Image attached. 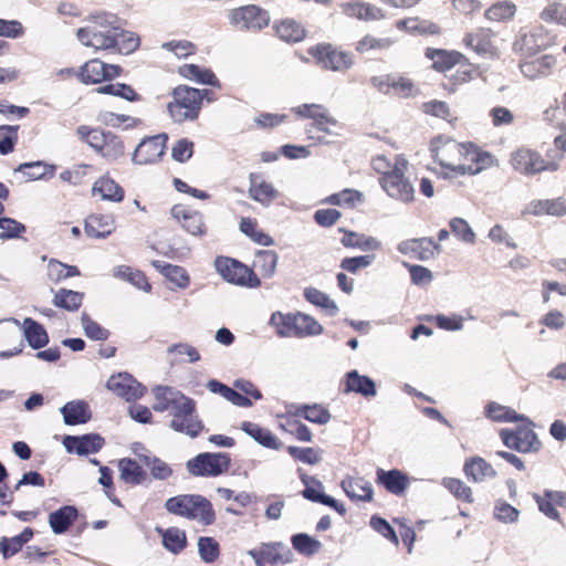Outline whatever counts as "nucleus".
<instances>
[{
    "mask_svg": "<svg viewBox=\"0 0 566 566\" xmlns=\"http://www.w3.org/2000/svg\"><path fill=\"white\" fill-rule=\"evenodd\" d=\"M516 10L517 8L512 1H497L485 10L484 17L489 21L504 22L512 20Z\"/></svg>",
    "mask_w": 566,
    "mask_h": 566,
    "instance_id": "56",
    "label": "nucleus"
},
{
    "mask_svg": "<svg viewBox=\"0 0 566 566\" xmlns=\"http://www.w3.org/2000/svg\"><path fill=\"white\" fill-rule=\"evenodd\" d=\"M256 566L284 564L287 559L280 553V545L263 544L249 551Z\"/></svg>",
    "mask_w": 566,
    "mask_h": 566,
    "instance_id": "43",
    "label": "nucleus"
},
{
    "mask_svg": "<svg viewBox=\"0 0 566 566\" xmlns=\"http://www.w3.org/2000/svg\"><path fill=\"white\" fill-rule=\"evenodd\" d=\"M92 196H98L104 201L118 203L125 198V189L106 174L93 184Z\"/></svg>",
    "mask_w": 566,
    "mask_h": 566,
    "instance_id": "29",
    "label": "nucleus"
},
{
    "mask_svg": "<svg viewBox=\"0 0 566 566\" xmlns=\"http://www.w3.org/2000/svg\"><path fill=\"white\" fill-rule=\"evenodd\" d=\"M64 422L69 426L86 423L92 418V412L85 401H70L61 408Z\"/></svg>",
    "mask_w": 566,
    "mask_h": 566,
    "instance_id": "44",
    "label": "nucleus"
},
{
    "mask_svg": "<svg viewBox=\"0 0 566 566\" xmlns=\"http://www.w3.org/2000/svg\"><path fill=\"white\" fill-rule=\"evenodd\" d=\"M76 135L107 163L118 161L126 155L124 138L112 130L81 125Z\"/></svg>",
    "mask_w": 566,
    "mask_h": 566,
    "instance_id": "4",
    "label": "nucleus"
},
{
    "mask_svg": "<svg viewBox=\"0 0 566 566\" xmlns=\"http://www.w3.org/2000/svg\"><path fill=\"white\" fill-rule=\"evenodd\" d=\"M295 416L316 424H325L332 418L329 410L319 403L297 406Z\"/></svg>",
    "mask_w": 566,
    "mask_h": 566,
    "instance_id": "54",
    "label": "nucleus"
},
{
    "mask_svg": "<svg viewBox=\"0 0 566 566\" xmlns=\"http://www.w3.org/2000/svg\"><path fill=\"white\" fill-rule=\"evenodd\" d=\"M83 300L84 293L63 287L54 293L52 303L59 308L75 312L82 306Z\"/></svg>",
    "mask_w": 566,
    "mask_h": 566,
    "instance_id": "53",
    "label": "nucleus"
},
{
    "mask_svg": "<svg viewBox=\"0 0 566 566\" xmlns=\"http://www.w3.org/2000/svg\"><path fill=\"white\" fill-rule=\"evenodd\" d=\"M429 153L442 170L444 178L475 176L497 166L496 157L473 142H458L453 137L438 134L429 142Z\"/></svg>",
    "mask_w": 566,
    "mask_h": 566,
    "instance_id": "1",
    "label": "nucleus"
},
{
    "mask_svg": "<svg viewBox=\"0 0 566 566\" xmlns=\"http://www.w3.org/2000/svg\"><path fill=\"white\" fill-rule=\"evenodd\" d=\"M301 480L305 484V489L302 491V495L306 500L329 506L340 515L346 514L344 504L323 493L324 486L321 481L306 474H302Z\"/></svg>",
    "mask_w": 566,
    "mask_h": 566,
    "instance_id": "23",
    "label": "nucleus"
},
{
    "mask_svg": "<svg viewBox=\"0 0 566 566\" xmlns=\"http://www.w3.org/2000/svg\"><path fill=\"white\" fill-rule=\"evenodd\" d=\"M180 391L172 390L169 387H158L155 390V402L153 405V409L155 411L164 412L167 410H174L181 400L179 398H185Z\"/></svg>",
    "mask_w": 566,
    "mask_h": 566,
    "instance_id": "51",
    "label": "nucleus"
},
{
    "mask_svg": "<svg viewBox=\"0 0 566 566\" xmlns=\"http://www.w3.org/2000/svg\"><path fill=\"white\" fill-rule=\"evenodd\" d=\"M80 270L75 265H69L57 260H51L48 264V275L52 282L59 283L69 277L78 276Z\"/></svg>",
    "mask_w": 566,
    "mask_h": 566,
    "instance_id": "60",
    "label": "nucleus"
},
{
    "mask_svg": "<svg viewBox=\"0 0 566 566\" xmlns=\"http://www.w3.org/2000/svg\"><path fill=\"white\" fill-rule=\"evenodd\" d=\"M398 250L411 258L426 261L432 259L436 254L440 253L441 247L431 238L410 239L401 242Z\"/></svg>",
    "mask_w": 566,
    "mask_h": 566,
    "instance_id": "26",
    "label": "nucleus"
},
{
    "mask_svg": "<svg viewBox=\"0 0 566 566\" xmlns=\"http://www.w3.org/2000/svg\"><path fill=\"white\" fill-rule=\"evenodd\" d=\"M304 296L306 301L312 303L315 306L325 308L329 312V314L334 315L338 312V307L333 300L329 298L327 294L315 289L308 287L304 291Z\"/></svg>",
    "mask_w": 566,
    "mask_h": 566,
    "instance_id": "64",
    "label": "nucleus"
},
{
    "mask_svg": "<svg viewBox=\"0 0 566 566\" xmlns=\"http://www.w3.org/2000/svg\"><path fill=\"white\" fill-rule=\"evenodd\" d=\"M116 276L129 282L142 291L149 292L151 290V285L148 282L146 274L140 270L127 265H122L117 268Z\"/></svg>",
    "mask_w": 566,
    "mask_h": 566,
    "instance_id": "57",
    "label": "nucleus"
},
{
    "mask_svg": "<svg viewBox=\"0 0 566 566\" xmlns=\"http://www.w3.org/2000/svg\"><path fill=\"white\" fill-rule=\"evenodd\" d=\"M279 255L273 250H259L255 252L252 268L263 279H271L276 272Z\"/></svg>",
    "mask_w": 566,
    "mask_h": 566,
    "instance_id": "39",
    "label": "nucleus"
},
{
    "mask_svg": "<svg viewBox=\"0 0 566 566\" xmlns=\"http://www.w3.org/2000/svg\"><path fill=\"white\" fill-rule=\"evenodd\" d=\"M107 388L127 401L139 399L146 391L145 387L127 373L111 376Z\"/></svg>",
    "mask_w": 566,
    "mask_h": 566,
    "instance_id": "21",
    "label": "nucleus"
},
{
    "mask_svg": "<svg viewBox=\"0 0 566 566\" xmlns=\"http://www.w3.org/2000/svg\"><path fill=\"white\" fill-rule=\"evenodd\" d=\"M270 324L280 337L304 338L321 335L323 326L311 315L302 312L272 313Z\"/></svg>",
    "mask_w": 566,
    "mask_h": 566,
    "instance_id": "7",
    "label": "nucleus"
},
{
    "mask_svg": "<svg viewBox=\"0 0 566 566\" xmlns=\"http://www.w3.org/2000/svg\"><path fill=\"white\" fill-rule=\"evenodd\" d=\"M178 74L186 80L197 82L203 85H211L213 87H221V83L216 74L207 67H201L197 64H184L178 67Z\"/></svg>",
    "mask_w": 566,
    "mask_h": 566,
    "instance_id": "35",
    "label": "nucleus"
},
{
    "mask_svg": "<svg viewBox=\"0 0 566 566\" xmlns=\"http://www.w3.org/2000/svg\"><path fill=\"white\" fill-rule=\"evenodd\" d=\"M397 29L406 30L412 33L420 34H439L440 27L432 22H427L420 20L418 18H408L403 20H398L396 22Z\"/></svg>",
    "mask_w": 566,
    "mask_h": 566,
    "instance_id": "58",
    "label": "nucleus"
},
{
    "mask_svg": "<svg viewBox=\"0 0 566 566\" xmlns=\"http://www.w3.org/2000/svg\"><path fill=\"white\" fill-rule=\"evenodd\" d=\"M344 391L360 394L364 397H373L376 395V386L367 376H361L356 370H352L346 374Z\"/></svg>",
    "mask_w": 566,
    "mask_h": 566,
    "instance_id": "47",
    "label": "nucleus"
},
{
    "mask_svg": "<svg viewBox=\"0 0 566 566\" xmlns=\"http://www.w3.org/2000/svg\"><path fill=\"white\" fill-rule=\"evenodd\" d=\"M228 18L230 24L237 30L253 33L261 32L271 23L269 11L256 4H247L232 9Z\"/></svg>",
    "mask_w": 566,
    "mask_h": 566,
    "instance_id": "13",
    "label": "nucleus"
},
{
    "mask_svg": "<svg viewBox=\"0 0 566 566\" xmlns=\"http://www.w3.org/2000/svg\"><path fill=\"white\" fill-rule=\"evenodd\" d=\"M342 489L353 501H370L373 499V488L368 481L361 476H348L342 481Z\"/></svg>",
    "mask_w": 566,
    "mask_h": 566,
    "instance_id": "37",
    "label": "nucleus"
},
{
    "mask_svg": "<svg viewBox=\"0 0 566 566\" xmlns=\"http://www.w3.org/2000/svg\"><path fill=\"white\" fill-rule=\"evenodd\" d=\"M231 468V458L224 452H203L189 459L186 469L192 476L216 478Z\"/></svg>",
    "mask_w": 566,
    "mask_h": 566,
    "instance_id": "11",
    "label": "nucleus"
},
{
    "mask_svg": "<svg viewBox=\"0 0 566 566\" xmlns=\"http://www.w3.org/2000/svg\"><path fill=\"white\" fill-rule=\"evenodd\" d=\"M161 536L163 546L170 553L180 554L188 544L187 534L178 527L156 528Z\"/></svg>",
    "mask_w": 566,
    "mask_h": 566,
    "instance_id": "41",
    "label": "nucleus"
},
{
    "mask_svg": "<svg viewBox=\"0 0 566 566\" xmlns=\"http://www.w3.org/2000/svg\"><path fill=\"white\" fill-rule=\"evenodd\" d=\"M34 531L31 527H25L19 535L0 538V554L4 558H10L22 551L23 546L32 539Z\"/></svg>",
    "mask_w": 566,
    "mask_h": 566,
    "instance_id": "49",
    "label": "nucleus"
},
{
    "mask_svg": "<svg viewBox=\"0 0 566 566\" xmlns=\"http://www.w3.org/2000/svg\"><path fill=\"white\" fill-rule=\"evenodd\" d=\"M214 268L228 283L248 289L261 286V280L253 269L237 259L218 256L214 260Z\"/></svg>",
    "mask_w": 566,
    "mask_h": 566,
    "instance_id": "10",
    "label": "nucleus"
},
{
    "mask_svg": "<svg viewBox=\"0 0 566 566\" xmlns=\"http://www.w3.org/2000/svg\"><path fill=\"white\" fill-rule=\"evenodd\" d=\"M119 479L130 485L142 484L146 478L147 472L138 462L130 458H123L118 461Z\"/></svg>",
    "mask_w": 566,
    "mask_h": 566,
    "instance_id": "46",
    "label": "nucleus"
},
{
    "mask_svg": "<svg viewBox=\"0 0 566 566\" xmlns=\"http://www.w3.org/2000/svg\"><path fill=\"white\" fill-rule=\"evenodd\" d=\"M307 54L317 66L325 71L343 73L354 65V56L352 53L327 42L310 46Z\"/></svg>",
    "mask_w": 566,
    "mask_h": 566,
    "instance_id": "9",
    "label": "nucleus"
},
{
    "mask_svg": "<svg viewBox=\"0 0 566 566\" xmlns=\"http://www.w3.org/2000/svg\"><path fill=\"white\" fill-rule=\"evenodd\" d=\"M9 197V189L2 182H0V229L2 230L0 233V239H12L20 237L23 232H25V226L21 222H18L14 219L3 217L4 206L3 202Z\"/></svg>",
    "mask_w": 566,
    "mask_h": 566,
    "instance_id": "33",
    "label": "nucleus"
},
{
    "mask_svg": "<svg viewBox=\"0 0 566 566\" xmlns=\"http://www.w3.org/2000/svg\"><path fill=\"white\" fill-rule=\"evenodd\" d=\"M99 120L102 124L113 128L124 127L125 129L135 128L142 124V119L125 114H117L114 112H105L101 114Z\"/></svg>",
    "mask_w": 566,
    "mask_h": 566,
    "instance_id": "59",
    "label": "nucleus"
},
{
    "mask_svg": "<svg viewBox=\"0 0 566 566\" xmlns=\"http://www.w3.org/2000/svg\"><path fill=\"white\" fill-rule=\"evenodd\" d=\"M484 416L493 422H523L527 417L517 413L513 408L490 401L484 407Z\"/></svg>",
    "mask_w": 566,
    "mask_h": 566,
    "instance_id": "40",
    "label": "nucleus"
},
{
    "mask_svg": "<svg viewBox=\"0 0 566 566\" xmlns=\"http://www.w3.org/2000/svg\"><path fill=\"white\" fill-rule=\"evenodd\" d=\"M61 73L76 74L83 84H101L112 81L123 74V67L117 64H108L99 59H91L86 61L78 71L62 70Z\"/></svg>",
    "mask_w": 566,
    "mask_h": 566,
    "instance_id": "14",
    "label": "nucleus"
},
{
    "mask_svg": "<svg viewBox=\"0 0 566 566\" xmlns=\"http://www.w3.org/2000/svg\"><path fill=\"white\" fill-rule=\"evenodd\" d=\"M15 171L22 174L29 180H38L53 174L52 168L42 161L20 164Z\"/></svg>",
    "mask_w": 566,
    "mask_h": 566,
    "instance_id": "63",
    "label": "nucleus"
},
{
    "mask_svg": "<svg viewBox=\"0 0 566 566\" xmlns=\"http://www.w3.org/2000/svg\"><path fill=\"white\" fill-rule=\"evenodd\" d=\"M556 36L544 25H536L528 31L521 32L514 42L515 50L524 56H535L538 52L555 44Z\"/></svg>",
    "mask_w": 566,
    "mask_h": 566,
    "instance_id": "15",
    "label": "nucleus"
},
{
    "mask_svg": "<svg viewBox=\"0 0 566 566\" xmlns=\"http://www.w3.org/2000/svg\"><path fill=\"white\" fill-rule=\"evenodd\" d=\"M78 511L73 505H64L49 514V524L54 534L65 533L76 521Z\"/></svg>",
    "mask_w": 566,
    "mask_h": 566,
    "instance_id": "38",
    "label": "nucleus"
},
{
    "mask_svg": "<svg viewBox=\"0 0 566 566\" xmlns=\"http://www.w3.org/2000/svg\"><path fill=\"white\" fill-rule=\"evenodd\" d=\"M364 201V193L352 188H345L338 192L332 193L323 200L324 203L345 209H356L358 206L363 205Z\"/></svg>",
    "mask_w": 566,
    "mask_h": 566,
    "instance_id": "42",
    "label": "nucleus"
},
{
    "mask_svg": "<svg viewBox=\"0 0 566 566\" xmlns=\"http://www.w3.org/2000/svg\"><path fill=\"white\" fill-rule=\"evenodd\" d=\"M442 485L458 500L472 503L473 493L470 486H468L462 480L457 478H444Z\"/></svg>",
    "mask_w": 566,
    "mask_h": 566,
    "instance_id": "62",
    "label": "nucleus"
},
{
    "mask_svg": "<svg viewBox=\"0 0 566 566\" xmlns=\"http://www.w3.org/2000/svg\"><path fill=\"white\" fill-rule=\"evenodd\" d=\"M515 429H501L503 444L521 453H535L542 449V442L533 430L534 423L527 418Z\"/></svg>",
    "mask_w": 566,
    "mask_h": 566,
    "instance_id": "12",
    "label": "nucleus"
},
{
    "mask_svg": "<svg viewBox=\"0 0 566 566\" xmlns=\"http://www.w3.org/2000/svg\"><path fill=\"white\" fill-rule=\"evenodd\" d=\"M171 216L186 232L193 237H203L208 232L203 214L188 205H175L171 208Z\"/></svg>",
    "mask_w": 566,
    "mask_h": 566,
    "instance_id": "18",
    "label": "nucleus"
},
{
    "mask_svg": "<svg viewBox=\"0 0 566 566\" xmlns=\"http://www.w3.org/2000/svg\"><path fill=\"white\" fill-rule=\"evenodd\" d=\"M249 197L261 203L262 206H270L280 196L279 190L273 184L265 180L261 172H251L249 175Z\"/></svg>",
    "mask_w": 566,
    "mask_h": 566,
    "instance_id": "25",
    "label": "nucleus"
},
{
    "mask_svg": "<svg viewBox=\"0 0 566 566\" xmlns=\"http://www.w3.org/2000/svg\"><path fill=\"white\" fill-rule=\"evenodd\" d=\"M115 230L114 219L111 214H90L85 219L84 231L87 237L102 239L109 235Z\"/></svg>",
    "mask_w": 566,
    "mask_h": 566,
    "instance_id": "34",
    "label": "nucleus"
},
{
    "mask_svg": "<svg viewBox=\"0 0 566 566\" xmlns=\"http://www.w3.org/2000/svg\"><path fill=\"white\" fill-rule=\"evenodd\" d=\"M424 55L432 62V69L441 73L450 71L461 61H465V55L455 50L428 48Z\"/></svg>",
    "mask_w": 566,
    "mask_h": 566,
    "instance_id": "28",
    "label": "nucleus"
},
{
    "mask_svg": "<svg viewBox=\"0 0 566 566\" xmlns=\"http://www.w3.org/2000/svg\"><path fill=\"white\" fill-rule=\"evenodd\" d=\"M241 430L264 448L280 450L283 447L282 441L270 429L263 428L255 422L243 421Z\"/></svg>",
    "mask_w": 566,
    "mask_h": 566,
    "instance_id": "32",
    "label": "nucleus"
},
{
    "mask_svg": "<svg viewBox=\"0 0 566 566\" xmlns=\"http://www.w3.org/2000/svg\"><path fill=\"white\" fill-rule=\"evenodd\" d=\"M208 90H198L188 85H178L170 93L167 112L172 122L182 124L199 117L203 98Z\"/></svg>",
    "mask_w": 566,
    "mask_h": 566,
    "instance_id": "5",
    "label": "nucleus"
},
{
    "mask_svg": "<svg viewBox=\"0 0 566 566\" xmlns=\"http://www.w3.org/2000/svg\"><path fill=\"white\" fill-rule=\"evenodd\" d=\"M167 135L159 134L144 138L135 148L133 160L138 165L157 163L165 154Z\"/></svg>",
    "mask_w": 566,
    "mask_h": 566,
    "instance_id": "20",
    "label": "nucleus"
},
{
    "mask_svg": "<svg viewBox=\"0 0 566 566\" xmlns=\"http://www.w3.org/2000/svg\"><path fill=\"white\" fill-rule=\"evenodd\" d=\"M272 31L277 39L287 44H295L307 38L305 25L290 17L274 20Z\"/></svg>",
    "mask_w": 566,
    "mask_h": 566,
    "instance_id": "22",
    "label": "nucleus"
},
{
    "mask_svg": "<svg viewBox=\"0 0 566 566\" xmlns=\"http://www.w3.org/2000/svg\"><path fill=\"white\" fill-rule=\"evenodd\" d=\"M556 64L557 60L553 54H543L536 57L525 56L520 62V70L525 77L536 80L551 75Z\"/></svg>",
    "mask_w": 566,
    "mask_h": 566,
    "instance_id": "24",
    "label": "nucleus"
},
{
    "mask_svg": "<svg viewBox=\"0 0 566 566\" xmlns=\"http://www.w3.org/2000/svg\"><path fill=\"white\" fill-rule=\"evenodd\" d=\"M240 231L249 237L253 242L262 245L273 244V239L270 234L259 229L256 219L250 217H243L239 224Z\"/></svg>",
    "mask_w": 566,
    "mask_h": 566,
    "instance_id": "55",
    "label": "nucleus"
},
{
    "mask_svg": "<svg viewBox=\"0 0 566 566\" xmlns=\"http://www.w3.org/2000/svg\"><path fill=\"white\" fill-rule=\"evenodd\" d=\"M538 17L546 24L566 28V2L564 0L548 1Z\"/></svg>",
    "mask_w": 566,
    "mask_h": 566,
    "instance_id": "50",
    "label": "nucleus"
},
{
    "mask_svg": "<svg viewBox=\"0 0 566 566\" xmlns=\"http://www.w3.org/2000/svg\"><path fill=\"white\" fill-rule=\"evenodd\" d=\"M408 168L409 163L402 155L395 158V164L391 167V188L395 190V192H391V197L406 203L415 199L413 186L405 176Z\"/></svg>",
    "mask_w": 566,
    "mask_h": 566,
    "instance_id": "19",
    "label": "nucleus"
},
{
    "mask_svg": "<svg viewBox=\"0 0 566 566\" xmlns=\"http://www.w3.org/2000/svg\"><path fill=\"white\" fill-rule=\"evenodd\" d=\"M562 155L548 150L542 155L537 149L522 145L510 153L509 165L514 172L524 177H534L543 172H555L560 167Z\"/></svg>",
    "mask_w": 566,
    "mask_h": 566,
    "instance_id": "3",
    "label": "nucleus"
},
{
    "mask_svg": "<svg viewBox=\"0 0 566 566\" xmlns=\"http://www.w3.org/2000/svg\"><path fill=\"white\" fill-rule=\"evenodd\" d=\"M458 70L449 77L448 85L444 86L449 93H454L459 86L471 82L478 74V65L472 63L467 55L465 61L458 63Z\"/></svg>",
    "mask_w": 566,
    "mask_h": 566,
    "instance_id": "45",
    "label": "nucleus"
},
{
    "mask_svg": "<svg viewBox=\"0 0 566 566\" xmlns=\"http://www.w3.org/2000/svg\"><path fill=\"white\" fill-rule=\"evenodd\" d=\"M494 32L489 28H478L467 32L462 39L463 45L486 59H496L500 55L499 48L494 42Z\"/></svg>",
    "mask_w": 566,
    "mask_h": 566,
    "instance_id": "17",
    "label": "nucleus"
},
{
    "mask_svg": "<svg viewBox=\"0 0 566 566\" xmlns=\"http://www.w3.org/2000/svg\"><path fill=\"white\" fill-rule=\"evenodd\" d=\"M338 231L343 233L340 242L345 248L367 251L376 250L380 245V243L375 238L366 237L361 233H357L345 228H339Z\"/></svg>",
    "mask_w": 566,
    "mask_h": 566,
    "instance_id": "52",
    "label": "nucleus"
},
{
    "mask_svg": "<svg viewBox=\"0 0 566 566\" xmlns=\"http://www.w3.org/2000/svg\"><path fill=\"white\" fill-rule=\"evenodd\" d=\"M463 472L465 476L472 482H482L486 479H494L496 471L482 457L475 455L465 460L463 464Z\"/></svg>",
    "mask_w": 566,
    "mask_h": 566,
    "instance_id": "31",
    "label": "nucleus"
},
{
    "mask_svg": "<svg viewBox=\"0 0 566 566\" xmlns=\"http://www.w3.org/2000/svg\"><path fill=\"white\" fill-rule=\"evenodd\" d=\"M420 109L427 116H431L447 122L449 126L453 129L458 128L460 125V116L444 101L430 99L423 102L420 106Z\"/></svg>",
    "mask_w": 566,
    "mask_h": 566,
    "instance_id": "30",
    "label": "nucleus"
},
{
    "mask_svg": "<svg viewBox=\"0 0 566 566\" xmlns=\"http://www.w3.org/2000/svg\"><path fill=\"white\" fill-rule=\"evenodd\" d=\"M77 40L95 51L109 54H130L140 45V38L125 30L116 14L98 11L85 19V25L76 31Z\"/></svg>",
    "mask_w": 566,
    "mask_h": 566,
    "instance_id": "2",
    "label": "nucleus"
},
{
    "mask_svg": "<svg viewBox=\"0 0 566 566\" xmlns=\"http://www.w3.org/2000/svg\"><path fill=\"white\" fill-rule=\"evenodd\" d=\"M181 402L171 411V428L190 437H197L203 429L202 422L196 416V403L189 398H179Z\"/></svg>",
    "mask_w": 566,
    "mask_h": 566,
    "instance_id": "16",
    "label": "nucleus"
},
{
    "mask_svg": "<svg viewBox=\"0 0 566 566\" xmlns=\"http://www.w3.org/2000/svg\"><path fill=\"white\" fill-rule=\"evenodd\" d=\"M95 171L94 166L90 164H80L72 169L64 170L60 174V178L71 185L77 186L84 184L87 178Z\"/></svg>",
    "mask_w": 566,
    "mask_h": 566,
    "instance_id": "61",
    "label": "nucleus"
},
{
    "mask_svg": "<svg viewBox=\"0 0 566 566\" xmlns=\"http://www.w3.org/2000/svg\"><path fill=\"white\" fill-rule=\"evenodd\" d=\"M292 112L300 118L312 120L306 127L310 139L322 142L326 135L333 134V128L338 126L337 119L321 104H302L293 107Z\"/></svg>",
    "mask_w": 566,
    "mask_h": 566,
    "instance_id": "8",
    "label": "nucleus"
},
{
    "mask_svg": "<svg viewBox=\"0 0 566 566\" xmlns=\"http://www.w3.org/2000/svg\"><path fill=\"white\" fill-rule=\"evenodd\" d=\"M165 509L170 514L198 521L203 526L216 522L212 503L201 494H179L165 502Z\"/></svg>",
    "mask_w": 566,
    "mask_h": 566,
    "instance_id": "6",
    "label": "nucleus"
},
{
    "mask_svg": "<svg viewBox=\"0 0 566 566\" xmlns=\"http://www.w3.org/2000/svg\"><path fill=\"white\" fill-rule=\"evenodd\" d=\"M528 213L533 216L563 217L566 214V199L558 197L554 199L533 200L527 206Z\"/></svg>",
    "mask_w": 566,
    "mask_h": 566,
    "instance_id": "36",
    "label": "nucleus"
},
{
    "mask_svg": "<svg viewBox=\"0 0 566 566\" xmlns=\"http://www.w3.org/2000/svg\"><path fill=\"white\" fill-rule=\"evenodd\" d=\"M104 442V438L97 433H88L80 437L67 436L63 441L69 452H76L80 455L96 453L103 448Z\"/></svg>",
    "mask_w": 566,
    "mask_h": 566,
    "instance_id": "27",
    "label": "nucleus"
},
{
    "mask_svg": "<svg viewBox=\"0 0 566 566\" xmlns=\"http://www.w3.org/2000/svg\"><path fill=\"white\" fill-rule=\"evenodd\" d=\"M23 332L29 346L33 349L43 348L49 344V334L43 325L30 317L23 321Z\"/></svg>",
    "mask_w": 566,
    "mask_h": 566,
    "instance_id": "48",
    "label": "nucleus"
}]
</instances>
